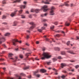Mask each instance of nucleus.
<instances>
[{"mask_svg":"<svg viewBox=\"0 0 79 79\" xmlns=\"http://www.w3.org/2000/svg\"><path fill=\"white\" fill-rule=\"evenodd\" d=\"M19 57L21 59H22L23 58V56L22 55H19Z\"/></svg>","mask_w":79,"mask_h":79,"instance_id":"32","label":"nucleus"},{"mask_svg":"<svg viewBox=\"0 0 79 79\" xmlns=\"http://www.w3.org/2000/svg\"><path fill=\"white\" fill-rule=\"evenodd\" d=\"M53 23L54 24V25H57V24L58 23V22H54Z\"/></svg>","mask_w":79,"mask_h":79,"instance_id":"33","label":"nucleus"},{"mask_svg":"<svg viewBox=\"0 0 79 79\" xmlns=\"http://www.w3.org/2000/svg\"><path fill=\"white\" fill-rule=\"evenodd\" d=\"M28 77L29 78H31V76H28Z\"/></svg>","mask_w":79,"mask_h":79,"instance_id":"59","label":"nucleus"},{"mask_svg":"<svg viewBox=\"0 0 79 79\" xmlns=\"http://www.w3.org/2000/svg\"><path fill=\"white\" fill-rule=\"evenodd\" d=\"M7 79H14L13 78L10 77H8L7 78Z\"/></svg>","mask_w":79,"mask_h":79,"instance_id":"47","label":"nucleus"},{"mask_svg":"<svg viewBox=\"0 0 79 79\" xmlns=\"http://www.w3.org/2000/svg\"><path fill=\"white\" fill-rule=\"evenodd\" d=\"M41 59L42 60H45V59H49L51 57V56L50 55V53L48 52H44L41 56Z\"/></svg>","mask_w":79,"mask_h":79,"instance_id":"1","label":"nucleus"},{"mask_svg":"<svg viewBox=\"0 0 79 79\" xmlns=\"http://www.w3.org/2000/svg\"><path fill=\"white\" fill-rule=\"evenodd\" d=\"M61 12L62 13H64V10H61Z\"/></svg>","mask_w":79,"mask_h":79,"instance_id":"54","label":"nucleus"},{"mask_svg":"<svg viewBox=\"0 0 79 79\" xmlns=\"http://www.w3.org/2000/svg\"><path fill=\"white\" fill-rule=\"evenodd\" d=\"M55 32H57V33H59L60 32H61L62 33L64 34V35H65V32L63 31H61L60 30H57V31H55Z\"/></svg>","mask_w":79,"mask_h":79,"instance_id":"11","label":"nucleus"},{"mask_svg":"<svg viewBox=\"0 0 79 79\" xmlns=\"http://www.w3.org/2000/svg\"><path fill=\"white\" fill-rule=\"evenodd\" d=\"M29 69V67L28 66L25 67L24 68H23V70H26V69Z\"/></svg>","mask_w":79,"mask_h":79,"instance_id":"24","label":"nucleus"},{"mask_svg":"<svg viewBox=\"0 0 79 79\" xmlns=\"http://www.w3.org/2000/svg\"><path fill=\"white\" fill-rule=\"evenodd\" d=\"M67 52H68V53H69L71 54H72L74 55V54H75V53L73 52V51H67Z\"/></svg>","mask_w":79,"mask_h":79,"instance_id":"15","label":"nucleus"},{"mask_svg":"<svg viewBox=\"0 0 79 79\" xmlns=\"http://www.w3.org/2000/svg\"><path fill=\"white\" fill-rule=\"evenodd\" d=\"M15 50L16 51H18V48H16V49H15Z\"/></svg>","mask_w":79,"mask_h":79,"instance_id":"61","label":"nucleus"},{"mask_svg":"<svg viewBox=\"0 0 79 79\" xmlns=\"http://www.w3.org/2000/svg\"><path fill=\"white\" fill-rule=\"evenodd\" d=\"M79 67V65H77L75 66V68L76 69L78 68Z\"/></svg>","mask_w":79,"mask_h":79,"instance_id":"41","label":"nucleus"},{"mask_svg":"<svg viewBox=\"0 0 79 79\" xmlns=\"http://www.w3.org/2000/svg\"><path fill=\"white\" fill-rule=\"evenodd\" d=\"M60 37V35L59 34H57L54 35V37Z\"/></svg>","mask_w":79,"mask_h":79,"instance_id":"30","label":"nucleus"},{"mask_svg":"<svg viewBox=\"0 0 79 79\" xmlns=\"http://www.w3.org/2000/svg\"><path fill=\"white\" fill-rule=\"evenodd\" d=\"M55 9L54 7H52L51 8V11L50 12V15H54V10Z\"/></svg>","mask_w":79,"mask_h":79,"instance_id":"5","label":"nucleus"},{"mask_svg":"<svg viewBox=\"0 0 79 79\" xmlns=\"http://www.w3.org/2000/svg\"><path fill=\"white\" fill-rule=\"evenodd\" d=\"M68 22L67 21L65 22V26H69V25L70 23H68Z\"/></svg>","mask_w":79,"mask_h":79,"instance_id":"25","label":"nucleus"},{"mask_svg":"<svg viewBox=\"0 0 79 79\" xmlns=\"http://www.w3.org/2000/svg\"><path fill=\"white\" fill-rule=\"evenodd\" d=\"M23 4H27V2H23Z\"/></svg>","mask_w":79,"mask_h":79,"instance_id":"57","label":"nucleus"},{"mask_svg":"<svg viewBox=\"0 0 79 79\" xmlns=\"http://www.w3.org/2000/svg\"><path fill=\"white\" fill-rule=\"evenodd\" d=\"M48 6H44L42 7L41 9L44 10L43 11L44 12H46L49 9L47 8Z\"/></svg>","mask_w":79,"mask_h":79,"instance_id":"4","label":"nucleus"},{"mask_svg":"<svg viewBox=\"0 0 79 79\" xmlns=\"http://www.w3.org/2000/svg\"><path fill=\"white\" fill-rule=\"evenodd\" d=\"M21 0H16L15 1H14L13 2H12V3H16L17 2H19Z\"/></svg>","mask_w":79,"mask_h":79,"instance_id":"17","label":"nucleus"},{"mask_svg":"<svg viewBox=\"0 0 79 79\" xmlns=\"http://www.w3.org/2000/svg\"><path fill=\"white\" fill-rule=\"evenodd\" d=\"M47 15V13H46L44 15L42 14V15H41V16L42 17H44V16H46Z\"/></svg>","mask_w":79,"mask_h":79,"instance_id":"21","label":"nucleus"},{"mask_svg":"<svg viewBox=\"0 0 79 79\" xmlns=\"http://www.w3.org/2000/svg\"><path fill=\"white\" fill-rule=\"evenodd\" d=\"M69 41H68L67 43V45H69Z\"/></svg>","mask_w":79,"mask_h":79,"instance_id":"48","label":"nucleus"},{"mask_svg":"<svg viewBox=\"0 0 79 79\" xmlns=\"http://www.w3.org/2000/svg\"><path fill=\"white\" fill-rule=\"evenodd\" d=\"M24 20H22V23H24Z\"/></svg>","mask_w":79,"mask_h":79,"instance_id":"60","label":"nucleus"},{"mask_svg":"<svg viewBox=\"0 0 79 79\" xmlns=\"http://www.w3.org/2000/svg\"><path fill=\"white\" fill-rule=\"evenodd\" d=\"M2 46H3V47H4V48H6V46L5 45V44H3V45H2Z\"/></svg>","mask_w":79,"mask_h":79,"instance_id":"42","label":"nucleus"},{"mask_svg":"<svg viewBox=\"0 0 79 79\" xmlns=\"http://www.w3.org/2000/svg\"><path fill=\"white\" fill-rule=\"evenodd\" d=\"M25 7H26V5H21L20 6V9H25Z\"/></svg>","mask_w":79,"mask_h":79,"instance_id":"16","label":"nucleus"},{"mask_svg":"<svg viewBox=\"0 0 79 79\" xmlns=\"http://www.w3.org/2000/svg\"><path fill=\"white\" fill-rule=\"evenodd\" d=\"M21 18H22L24 19L25 18V16H24L23 15H21Z\"/></svg>","mask_w":79,"mask_h":79,"instance_id":"37","label":"nucleus"},{"mask_svg":"<svg viewBox=\"0 0 79 79\" xmlns=\"http://www.w3.org/2000/svg\"><path fill=\"white\" fill-rule=\"evenodd\" d=\"M63 73H67V71H63Z\"/></svg>","mask_w":79,"mask_h":79,"instance_id":"52","label":"nucleus"},{"mask_svg":"<svg viewBox=\"0 0 79 79\" xmlns=\"http://www.w3.org/2000/svg\"><path fill=\"white\" fill-rule=\"evenodd\" d=\"M63 6H64V5H62L59 6V7H62Z\"/></svg>","mask_w":79,"mask_h":79,"instance_id":"56","label":"nucleus"},{"mask_svg":"<svg viewBox=\"0 0 79 79\" xmlns=\"http://www.w3.org/2000/svg\"><path fill=\"white\" fill-rule=\"evenodd\" d=\"M61 68H63L64 67L66 66V64L64 63H62L61 64Z\"/></svg>","mask_w":79,"mask_h":79,"instance_id":"13","label":"nucleus"},{"mask_svg":"<svg viewBox=\"0 0 79 79\" xmlns=\"http://www.w3.org/2000/svg\"><path fill=\"white\" fill-rule=\"evenodd\" d=\"M35 60H39V59H37V57H36V58H35Z\"/></svg>","mask_w":79,"mask_h":79,"instance_id":"50","label":"nucleus"},{"mask_svg":"<svg viewBox=\"0 0 79 79\" xmlns=\"http://www.w3.org/2000/svg\"><path fill=\"white\" fill-rule=\"evenodd\" d=\"M65 5L66 6H68V4H67V2H66L65 3Z\"/></svg>","mask_w":79,"mask_h":79,"instance_id":"40","label":"nucleus"},{"mask_svg":"<svg viewBox=\"0 0 79 79\" xmlns=\"http://www.w3.org/2000/svg\"><path fill=\"white\" fill-rule=\"evenodd\" d=\"M39 11H40V10L38 9H36L35 10H34L33 9H32L31 10V12H34V11H35V13H38V12H39Z\"/></svg>","mask_w":79,"mask_h":79,"instance_id":"6","label":"nucleus"},{"mask_svg":"<svg viewBox=\"0 0 79 79\" xmlns=\"http://www.w3.org/2000/svg\"><path fill=\"white\" fill-rule=\"evenodd\" d=\"M29 54H31V53H26L25 54V56H27V57L26 58H28V57L29 56Z\"/></svg>","mask_w":79,"mask_h":79,"instance_id":"19","label":"nucleus"},{"mask_svg":"<svg viewBox=\"0 0 79 79\" xmlns=\"http://www.w3.org/2000/svg\"><path fill=\"white\" fill-rule=\"evenodd\" d=\"M25 45H26V46H30V44H29L28 43H26L25 44Z\"/></svg>","mask_w":79,"mask_h":79,"instance_id":"43","label":"nucleus"},{"mask_svg":"<svg viewBox=\"0 0 79 79\" xmlns=\"http://www.w3.org/2000/svg\"><path fill=\"white\" fill-rule=\"evenodd\" d=\"M30 24L32 25V26L30 27V28H31V29H33L34 28V27H35V24L33 22L30 23Z\"/></svg>","mask_w":79,"mask_h":79,"instance_id":"7","label":"nucleus"},{"mask_svg":"<svg viewBox=\"0 0 79 79\" xmlns=\"http://www.w3.org/2000/svg\"><path fill=\"white\" fill-rule=\"evenodd\" d=\"M65 77H66V76L63 75L62 76V77H61V78H62L63 79H64L65 78Z\"/></svg>","mask_w":79,"mask_h":79,"instance_id":"36","label":"nucleus"},{"mask_svg":"<svg viewBox=\"0 0 79 79\" xmlns=\"http://www.w3.org/2000/svg\"><path fill=\"white\" fill-rule=\"evenodd\" d=\"M44 29H45L44 27H42V29H37V31H38L39 32H42V30H44Z\"/></svg>","mask_w":79,"mask_h":79,"instance_id":"12","label":"nucleus"},{"mask_svg":"<svg viewBox=\"0 0 79 79\" xmlns=\"http://www.w3.org/2000/svg\"><path fill=\"white\" fill-rule=\"evenodd\" d=\"M22 11H23V10H20L19 11V13L20 14H22Z\"/></svg>","mask_w":79,"mask_h":79,"instance_id":"34","label":"nucleus"},{"mask_svg":"<svg viewBox=\"0 0 79 79\" xmlns=\"http://www.w3.org/2000/svg\"><path fill=\"white\" fill-rule=\"evenodd\" d=\"M45 49H46L44 47L42 48V51H44L45 50Z\"/></svg>","mask_w":79,"mask_h":79,"instance_id":"44","label":"nucleus"},{"mask_svg":"<svg viewBox=\"0 0 79 79\" xmlns=\"http://www.w3.org/2000/svg\"><path fill=\"white\" fill-rule=\"evenodd\" d=\"M47 64L48 65H50V64H51V62H46Z\"/></svg>","mask_w":79,"mask_h":79,"instance_id":"31","label":"nucleus"},{"mask_svg":"<svg viewBox=\"0 0 79 79\" xmlns=\"http://www.w3.org/2000/svg\"><path fill=\"white\" fill-rule=\"evenodd\" d=\"M16 77H17L19 78V79H22L21 78L20 76H19L18 75H16Z\"/></svg>","mask_w":79,"mask_h":79,"instance_id":"28","label":"nucleus"},{"mask_svg":"<svg viewBox=\"0 0 79 79\" xmlns=\"http://www.w3.org/2000/svg\"><path fill=\"white\" fill-rule=\"evenodd\" d=\"M29 35L27 36L26 38L28 39L29 38Z\"/></svg>","mask_w":79,"mask_h":79,"instance_id":"55","label":"nucleus"},{"mask_svg":"<svg viewBox=\"0 0 79 79\" xmlns=\"http://www.w3.org/2000/svg\"><path fill=\"white\" fill-rule=\"evenodd\" d=\"M20 75L22 76H25V75L23 73H21L20 74Z\"/></svg>","mask_w":79,"mask_h":79,"instance_id":"35","label":"nucleus"},{"mask_svg":"<svg viewBox=\"0 0 79 79\" xmlns=\"http://www.w3.org/2000/svg\"><path fill=\"white\" fill-rule=\"evenodd\" d=\"M1 37H0V40L2 41H0V44H1L2 42H4L5 40V37H3L1 34H0Z\"/></svg>","mask_w":79,"mask_h":79,"instance_id":"3","label":"nucleus"},{"mask_svg":"<svg viewBox=\"0 0 79 79\" xmlns=\"http://www.w3.org/2000/svg\"><path fill=\"white\" fill-rule=\"evenodd\" d=\"M45 39H46L45 40L47 41H49V39H48L46 38Z\"/></svg>","mask_w":79,"mask_h":79,"instance_id":"49","label":"nucleus"},{"mask_svg":"<svg viewBox=\"0 0 79 79\" xmlns=\"http://www.w3.org/2000/svg\"><path fill=\"white\" fill-rule=\"evenodd\" d=\"M6 2L5 1L3 0V1H2V4H5V3H6V2Z\"/></svg>","mask_w":79,"mask_h":79,"instance_id":"39","label":"nucleus"},{"mask_svg":"<svg viewBox=\"0 0 79 79\" xmlns=\"http://www.w3.org/2000/svg\"><path fill=\"white\" fill-rule=\"evenodd\" d=\"M56 60H57V59H56V58H54L52 59V61H53V62H54Z\"/></svg>","mask_w":79,"mask_h":79,"instance_id":"26","label":"nucleus"},{"mask_svg":"<svg viewBox=\"0 0 79 79\" xmlns=\"http://www.w3.org/2000/svg\"><path fill=\"white\" fill-rule=\"evenodd\" d=\"M65 54V52H61V55H64Z\"/></svg>","mask_w":79,"mask_h":79,"instance_id":"27","label":"nucleus"},{"mask_svg":"<svg viewBox=\"0 0 79 79\" xmlns=\"http://www.w3.org/2000/svg\"><path fill=\"white\" fill-rule=\"evenodd\" d=\"M17 11L18 10H15L14 12L12 13H11V14L10 15L11 16L13 17L15 16V15H16V12H17Z\"/></svg>","mask_w":79,"mask_h":79,"instance_id":"8","label":"nucleus"},{"mask_svg":"<svg viewBox=\"0 0 79 79\" xmlns=\"http://www.w3.org/2000/svg\"><path fill=\"white\" fill-rule=\"evenodd\" d=\"M17 24V22L16 21H15L13 23V26H16V25Z\"/></svg>","mask_w":79,"mask_h":79,"instance_id":"20","label":"nucleus"},{"mask_svg":"<svg viewBox=\"0 0 79 79\" xmlns=\"http://www.w3.org/2000/svg\"><path fill=\"white\" fill-rule=\"evenodd\" d=\"M29 18H31V15H29Z\"/></svg>","mask_w":79,"mask_h":79,"instance_id":"51","label":"nucleus"},{"mask_svg":"<svg viewBox=\"0 0 79 79\" xmlns=\"http://www.w3.org/2000/svg\"><path fill=\"white\" fill-rule=\"evenodd\" d=\"M10 35V33H6L4 35V36H9Z\"/></svg>","mask_w":79,"mask_h":79,"instance_id":"18","label":"nucleus"},{"mask_svg":"<svg viewBox=\"0 0 79 79\" xmlns=\"http://www.w3.org/2000/svg\"><path fill=\"white\" fill-rule=\"evenodd\" d=\"M54 26H52L50 28L51 29L53 30L54 29Z\"/></svg>","mask_w":79,"mask_h":79,"instance_id":"38","label":"nucleus"},{"mask_svg":"<svg viewBox=\"0 0 79 79\" xmlns=\"http://www.w3.org/2000/svg\"><path fill=\"white\" fill-rule=\"evenodd\" d=\"M73 6V4H71V7H72Z\"/></svg>","mask_w":79,"mask_h":79,"instance_id":"58","label":"nucleus"},{"mask_svg":"<svg viewBox=\"0 0 79 79\" xmlns=\"http://www.w3.org/2000/svg\"><path fill=\"white\" fill-rule=\"evenodd\" d=\"M12 44L13 45L16 46V42H19V43L20 44L22 43L21 41H18V40L14 39L12 40V41H11Z\"/></svg>","mask_w":79,"mask_h":79,"instance_id":"2","label":"nucleus"},{"mask_svg":"<svg viewBox=\"0 0 79 79\" xmlns=\"http://www.w3.org/2000/svg\"><path fill=\"white\" fill-rule=\"evenodd\" d=\"M6 19V16L5 15H3V16H2V19Z\"/></svg>","mask_w":79,"mask_h":79,"instance_id":"29","label":"nucleus"},{"mask_svg":"<svg viewBox=\"0 0 79 79\" xmlns=\"http://www.w3.org/2000/svg\"><path fill=\"white\" fill-rule=\"evenodd\" d=\"M0 73H1V74L2 75H3V73L1 72H0Z\"/></svg>","mask_w":79,"mask_h":79,"instance_id":"62","label":"nucleus"},{"mask_svg":"<svg viewBox=\"0 0 79 79\" xmlns=\"http://www.w3.org/2000/svg\"><path fill=\"white\" fill-rule=\"evenodd\" d=\"M4 53H5V52L4 51H2V54H3Z\"/></svg>","mask_w":79,"mask_h":79,"instance_id":"63","label":"nucleus"},{"mask_svg":"<svg viewBox=\"0 0 79 79\" xmlns=\"http://www.w3.org/2000/svg\"><path fill=\"white\" fill-rule=\"evenodd\" d=\"M47 72V71L46 70H45L44 69H41L40 70V72L44 73L46 72Z\"/></svg>","mask_w":79,"mask_h":79,"instance_id":"14","label":"nucleus"},{"mask_svg":"<svg viewBox=\"0 0 79 79\" xmlns=\"http://www.w3.org/2000/svg\"><path fill=\"white\" fill-rule=\"evenodd\" d=\"M13 56V55L11 53H9V55H8V56L9 57H11Z\"/></svg>","mask_w":79,"mask_h":79,"instance_id":"23","label":"nucleus"},{"mask_svg":"<svg viewBox=\"0 0 79 79\" xmlns=\"http://www.w3.org/2000/svg\"><path fill=\"white\" fill-rule=\"evenodd\" d=\"M77 79H79V76H77Z\"/></svg>","mask_w":79,"mask_h":79,"instance_id":"64","label":"nucleus"},{"mask_svg":"<svg viewBox=\"0 0 79 79\" xmlns=\"http://www.w3.org/2000/svg\"><path fill=\"white\" fill-rule=\"evenodd\" d=\"M54 49L57 51H59L60 50V49L58 48H55Z\"/></svg>","mask_w":79,"mask_h":79,"instance_id":"22","label":"nucleus"},{"mask_svg":"<svg viewBox=\"0 0 79 79\" xmlns=\"http://www.w3.org/2000/svg\"><path fill=\"white\" fill-rule=\"evenodd\" d=\"M58 58L59 59H62V57H61L60 56H58Z\"/></svg>","mask_w":79,"mask_h":79,"instance_id":"45","label":"nucleus"},{"mask_svg":"<svg viewBox=\"0 0 79 79\" xmlns=\"http://www.w3.org/2000/svg\"><path fill=\"white\" fill-rule=\"evenodd\" d=\"M50 2V0H46V2H45L42 1V3H44L45 4H50V3H49V2Z\"/></svg>","mask_w":79,"mask_h":79,"instance_id":"10","label":"nucleus"},{"mask_svg":"<svg viewBox=\"0 0 79 79\" xmlns=\"http://www.w3.org/2000/svg\"><path fill=\"white\" fill-rule=\"evenodd\" d=\"M38 72V70H37L36 71L34 72V75H35L36 77H40V75L39 74H36V73Z\"/></svg>","mask_w":79,"mask_h":79,"instance_id":"9","label":"nucleus"},{"mask_svg":"<svg viewBox=\"0 0 79 79\" xmlns=\"http://www.w3.org/2000/svg\"><path fill=\"white\" fill-rule=\"evenodd\" d=\"M2 24H3L4 25H6L7 24V23H2Z\"/></svg>","mask_w":79,"mask_h":79,"instance_id":"53","label":"nucleus"},{"mask_svg":"<svg viewBox=\"0 0 79 79\" xmlns=\"http://www.w3.org/2000/svg\"><path fill=\"white\" fill-rule=\"evenodd\" d=\"M3 60H4V59H3L1 58L0 59V61H2Z\"/></svg>","mask_w":79,"mask_h":79,"instance_id":"46","label":"nucleus"}]
</instances>
